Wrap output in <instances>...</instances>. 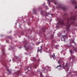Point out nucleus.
<instances>
[{
	"label": "nucleus",
	"instance_id": "10",
	"mask_svg": "<svg viewBox=\"0 0 77 77\" xmlns=\"http://www.w3.org/2000/svg\"><path fill=\"white\" fill-rule=\"evenodd\" d=\"M33 68H35V69H36V68H37V65H36V64H35V65H34L33 66Z\"/></svg>",
	"mask_w": 77,
	"mask_h": 77
},
{
	"label": "nucleus",
	"instance_id": "17",
	"mask_svg": "<svg viewBox=\"0 0 77 77\" xmlns=\"http://www.w3.org/2000/svg\"><path fill=\"white\" fill-rule=\"evenodd\" d=\"M7 71H8V72H9V73H11V71H9V69H7Z\"/></svg>",
	"mask_w": 77,
	"mask_h": 77
},
{
	"label": "nucleus",
	"instance_id": "12",
	"mask_svg": "<svg viewBox=\"0 0 77 77\" xmlns=\"http://www.w3.org/2000/svg\"><path fill=\"white\" fill-rule=\"evenodd\" d=\"M3 55H5V50L3 49L2 51Z\"/></svg>",
	"mask_w": 77,
	"mask_h": 77
},
{
	"label": "nucleus",
	"instance_id": "27",
	"mask_svg": "<svg viewBox=\"0 0 77 77\" xmlns=\"http://www.w3.org/2000/svg\"><path fill=\"white\" fill-rule=\"evenodd\" d=\"M57 27H59V26L57 25Z\"/></svg>",
	"mask_w": 77,
	"mask_h": 77
},
{
	"label": "nucleus",
	"instance_id": "19",
	"mask_svg": "<svg viewBox=\"0 0 77 77\" xmlns=\"http://www.w3.org/2000/svg\"><path fill=\"white\" fill-rule=\"evenodd\" d=\"M64 37H66V35H65V36H63V38ZM63 39H64V41H65V38H63Z\"/></svg>",
	"mask_w": 77,
	"mask_h": 77
},
{
	"label": "nucleus",
	"instance_id": "6",
	"mask_svg": "<svg viewBox=\"0 0 77 77\" xmlns=\"http://www.w3.org/2000/svg\"><path fill=\"white\" fill-rule=\"evenodd\" d=\"M48 0V2H49V5L50 4L51 2H52L53 3H54L55 5H56L57 3L56 0Z\"/></svg>",
	"mask_w": 77,
	"mask_h": 77
},
{
	"label": "nucleus",
	"instance_id": "7",
	"mask_svg": "<svg viewBox=\"0 0 77 77\" xmlns=\"http://www.w3.org/2000/svg\"><path fill=\"white\" fill-rule=\"evenodd\" d=\"M45 26H44L42 27V30L43 31V32H45Z\"/></svg>",
	"mask_w": 77,
	"mask_h": 77
},
{
	"label": "nucleus",
	"instance_id": "20",
	"mask_svg": "<svg viewBox=\"0 0 77 77\" xmlns=\"http://www.w3.org/2000/svg\"><path fill=\"white\" fill-rule=\"evenodd\" d=\"M58 63L59 64H60V61H58Z\"/></svg>",
	"mask_w": 77,
	"mask_h": 77
},
{
	"label": "nucleus",
	"instance_id": "29",
	"mask_svg": "<svg viewBox=\"0 0 77 77\" xmlns=\"http://www.w3.org/2000/svg\"><path fill=\"white\" fill-rule=\"evenodd\" d=\"M72 57H73V58H74V57H74V56H73H73H72Z\"/></svg>",
	"mask_w": 77,
	"mask_h": 77
},
{
	"label": "nucleus",
	"instance_id": "22",
	"mask_svg": "<svg viewBox=\"0 0 77 77\" xmlns=\"http://www.w3.org/2000/svg\"><path fill=\"white\" fill-rule=\"evenodd\" d=\"M53 37H54L53 35H52L51 36L52 38H53Z\"/></svg>",
	"mask_w": 77,
	"mask_h": 77
},
{
	"label": "nucleus",
	"instance_id": "14",
	"mask_svg": "<svg viewBox=\"0 0 77 77\" xmlns=\"http://www.w3.org/2000/svg\"><path fill=\"white\" fill-rule=\"evenodd\" d=\"M58 67H62V66L61 65H58L56 68H57Z\"/></svg>",
	"mask_w": 77,
	"mask_h": 77
},
{
	"label": "nucleus",
	"instance_id": "4",
	"mask_svg": "<svg viewBox=\"0 0 77 77\" xmlns=\"http://www.w3.org/2000/svg\"><path fill=\"white\" fill-rule=\"evenodd\" d=\"M72 2L73 4L75 5V9H77V2L75 0L72 1Z\"/></svg>",
	"mask_w": 77,
	"mask_h": 77
},
{
	"label": "nucleus",
	"instance_id": "3",
	"mask_svg": "<svg viewBox=\"0 0 77 77\" xmlns=\"http://www.w3.org/2000/svg\"><path fill=\"white\" fill-rule=\"evenodd\" d=\"M57 8H60V9H62L63 10H66V8L65 7H63L60 5H58L57 6Z\"/></svg>",
	"mask_w": 77,
	"mask_h": 77
},
{
	"label": "nucleus",
	"instance_id": "34",
	"mask_svg": "<svg viewBox=\"0 0 77 77\" xmlns=\"http://www.w3.org/2000/svg\"><path fill=\"white\" fill-rule=\"evenodd\" d=\"M45 72V70H44Z\"/></svg>",
	"mask_w": 77,
	"mask_h": 77
},
{
	"label": "nucleus",
	"instance_id": "25",
	"mask_svg": "<svg viewBox=\"0 0 77 77\" xmlns=\"http://www.w3.org/2000/svg\"><path fill=\"white\" fill-rule=\"evenodd\" d=\"M35 60H36V58H34V61H35Z\"/></svg>",
	"mask_w": 77,
	"mask_h": 77
},
{
	"label": "nucleus",
	"instance_id": "32",
	"mask_svg": "<svg viewBox=\"0 0 77 77\" xmlns=\"http://www.w3.org/2000/svg\"><path fill=\"white\" fill-rule=\"evenodd\" d=\"M16 59H18V57H16Z\"/></svg>",
	"mask_w": 77,
	"mask_h": 77
},
{
	"label": "nucleus",
	"instance_id": "11",
	"mask_svg": "<svg viewBox=\"0 0 77 77\" xmlns=\"http://www.w3.org/2000/svg\"><path fill=\"white\" fill-rule=\"evenodd\" d=\"M41 50H42V48H41L40 49H38L37 51L38 52L40 51V53H42V51H41Z\"/></svg>",
	"mask_w": 77,
	"mask_h": 77
},
{
	"label": "nucleus",
	"instance_id": "23",
	"mask_svg": "<svg viewBox=\"0 0 77 77\" xmlns=\"http://www.w3.org/2000/svg\"><path fill=\"white\" fill-rule=\"evenodd\" d=\"M41 61V60H38V62H39V61Z\"/></svg>",
	"mask_w": 77,
	"mask_h": 77
},
{
	"label": "nucleus",
	"instance_id": "16",
	"mask_svg": "<svg viewBox=\"0 0 77 77\" xmlns=\"http://www.w3.org/2000/svg\"><path fill=\"white\" fill-rule=\"evenodd\" d=\"M47 67L48 69H51V67H50L47 66Z\"/></svg>",
	"mask_w": 77,
	"mask_h": 77
},
{
	"label": "nucleus",
	"instance_id": "35",
	"mask_svg": "<svg viewBox=\"0 0 77 77\" xmlns=\"http://www.w3.org/2000/svg\"><path fill=\"white\" fill-rule=\"evenodd\" d=\"M25 50H27V49H26Z\"/></svg>",
	"mask_w": 77,
	"mask_h": 77
},
{
	"label": "nucleus",
	"instance_id": "21",
	"mask_svg": "<svg viewBox=\"0 0 77 77\" xmlns=\"http://www.w3.org/2000/svg\"><path fill=\"white\" fill-rule=\"evenodd\" d=\"M43 12H44V11H42L41 12V14H42V13H43Z\"/></svg>",
	"mask_w": 77,
	"mask_h": 77
},
{
	"label": "nucleus",
	"instance_id": "33",
	"mask_svg": "<svg viewBox=\"0 0 77 77\" xmlns=\"http://www.w3.org/2000/svg\"><path fill=\"white\" fill-rule=\"evenodd\" d=\"M11 60H10V62H11Z\"/></svg>",
	"mask_w": 77,
	"mask_h": 77
},
{
	"label": "nucleus",
	"instance_id": "15",
	"mask_svg": "<svg viewBox=\"0 0 77 77\" xmlns=\"http://www.w3.org/2000/svg\"><path fill=\"white\" fill-rule=\"evenodd\" d=\"M40 76L41 77H44L43 75H42V74L41 73H40Z\"/></svg>",
	"mask_w": 77,
	"mask_h": 77
},
{
	"label": "nucleus",
	"instance_id": "26",
	"mask_svg": "<svg viewBox=\"0 0 77 77\" xmlns=\"http://www.w3.org/2000/svg\"><path fill=\"white\" fill-rule=\"evenodd\" d=\"M72 59V57H70V59L71 60Z\"/></svg>",
	"mask_w": 77,
	"mask_h": 77
},
{
	"label": "nucleus",
	"instance_id": "31",
	"mask_svg": "<svg viewBox=\"0 0 77 77\" xmlns=\"http://www.w3.org/2000/svg\"><path fill=\"white\" fill-rule=\"evenodd\" d=\"M6 42H8V41H7V40H6Z\"/></svg>",
	"mask_w": 77,
	"mask_h": 77
},
{
	"label": "nucleus",
	"instance_id": "36",
	"mask_svg": "<svg viewBox=\"0 0 77 77\" xmlns=\"http://www.w3.org/2000/svg\"><path fill=\"white\" fill-rule=\"evenodd\" d=\"M59 70H60V69H59Z\"/></svg>",
	"mask_w": 77,
	"mask_h": 77
},
{
	"label": "nucleus",
	"instance_id": "8",
	"mask_svg": "<svg viewBox=\"0 0 77 77\" xmlns=\"http://www.w3.org/2000/svg\"><path fill=\"white\" fill-rule=\"evenodd\" d=\"M21 74V72L19 71L17 72H15V75H18Z\"/></svg>",
	"mask_w": 77,
	"mask_h": 77
},
{
	"label": "nucleus",
	"instance_id": "30",
	"mask_svg": "<svg viewBox=\"0 0 77 77\" xmlns=\"http://www.w3.org/2000/svg\"><path fill=\"white\" fill-rule=\"evenodd\" d=\"M24 47H25V48H26V46H24Z\"/></svg>",
	"mask_w": 77,
	"mask_h": 77
},
{
	"label": "nucleus",
	"instance_id": "13",
	"mask_svg": "<svg viewBox=\"0 0 77 77\" xmlns=\"http://www.w3.org/2000/svg\"><path fill=\"white\" fill-rule=\"evenodd\" d=\"M55 56V55L54 54H53L51 56V57L52 58V57H53V59H54V57Z\"/></svg>",
	"mask_w": 77,
	"mask_h": 77
},
{
	"label": "nucleus",
	"instance_id": "9",
	"mask_svg": "<svg viewBox=\"0 0 77 77\" xmlns=\"http://www.w3.org/2000/svg\"><path fill=\"white\" fill-rule=\"evenodd\" d=\"M73 49L74 51H75L76 52H77V47L75 48V47H73Z\"/></svg>",
	"mask_w": 77,
	"mask_h": 77
},
{
	"label": "nucleus",
	"instance_id": "5",
	"mask_svg": "<svg viewBox=\"0 0 77 77\" xmlns=\"http://www.w3.org/2000/svg\"><path fill=\"white\" fill-rule=\"evenodd\" d=\"M26 69L28 70V71H30L31 73H34V72H32V66L30 65H29V66Z\"/></svg>",
	"mask_w": 77,
	"mask_h": 77
},
{
	"label": "nucleus",
	"instance_id": "2",
	"mask_svg": "<svg viewBox=\"0 0 77 77\" xmlns=\"http://www.w3.org/2000/svg\"><path fill=\"white\" fill-rule=\"evenodd\" d=\"M62 63H63L62 64ZM61 65H63V68L64 69H65V67H66L67 70H68L69 69V66H70V65L69 64H67V63H66L65 66H64V62H62L61 63Z\"/></svg>",
	"mask_w": 77,
	"mask_h": 77
},
{
	"label": "nucleus",
	"instance_id": "18",
	"mask_svg": "<svg viewBox=\"0 0 77 77\" xmlns=\"http://www.w3.org/2000/svg\"><path fill=\"white\" fill-rule=\"evenodd\" d=\"M70 52L71 54H72V50H70Z\"/></svg>",
	"mask_w": 77,
	"mask_h": 77
},
{
	"label": "nucleus",
	"instance_id": "28",
	"mask_svg": "<svg viewBox=\"0 0 77 77\" xmlns=\"http://www.w3.org/2000/svg\"><path fill=\"white\" fill-rule=\"evenodd\" d=\"M63 54L64 56H65V54L64 53V54Z\"/></svg>",
	"mask_w": 77,
	"mask_h": 77
},
{
	"label": "nucleus",
	"instance_id": "24",
	"mask_svg": "<svg viewBox=\"0 0 77 77\" xmlns=\"http://www.w3.org/2000/svg\"><path fill=\"white\" fill-rule=\"evenodd\" d=\"M13 61H15V59H13Z\"/></svg>",
	"mask_w": 77,
	"mask_h": 77
},
{
	"label": "nucleus",
	"instance_id": "1",
	"mask_svg": "<svg viewBox=\"0 0 77 77\" xmlns=\"http://www.w3.org/2000/svg\"><path fill=\"white\" fill-rule=\"evenodd\" d=\"M70 14L72 17L69 18L67 17V14L65 13L63 16V20L59 18H57V20H59L58 24L61 25V26L65 25L66 27V29L68 31H69L71 24L74 26H76L77 25V23L75 22V21L77 20V13L74 15L72 13H71Z\"/></svg>",
	"mask_w": 77,
	"mask_h": 77
}]
</instances>
